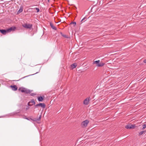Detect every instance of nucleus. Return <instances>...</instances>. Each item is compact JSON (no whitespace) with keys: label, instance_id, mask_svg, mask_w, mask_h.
<instances>
[{"label":"nucleus","instance_id":"nucleus-28","mask_svg":"<svg viewBox=\"0 0 146 146\" xmlns=\"http://www.w3.org/2000/svg\"><path fill=\"white\" fill-rule=\"evenodd\" d=\"M26 76L24 77H23V78H21V79H23V78H25V77H27V76Z\"/></svg>","mask_w":146,"mask_h":146},{"label":"nucleus","instance_id":"nucleus-24","mask_svg":"<svg viewBox=\"0 0 146 146\" xmlns=\"http://www.w3.org/2000/svg\"><path fill=\"white\" fill-rule=\"evenodd\" d=\"M19 113V112H13V114L14 115H17L18 113Z\"/></svg>","mask_w":146,"mask_h":146},{"label":"nucleus","instance_id":"nucleus-9","mask_svg":"<svg viewBox=\"0 0 146 146\" xmlns=\"http://www.w3.org/2000/svg\"><path fill=\"white\" fill-rule=\"evenodd\" d=\"M16 29V28L15 27H10V28L7 29V31L8 32H10L11 31H14Z\"/></svg>","mask_w":146,"mask_h":146},{"label":"nucleus","instance_id":"nucleus-10","mask_svg":"<svg viewBox=\"0 0 146 146\" xmlns=\"http://www.w3.org/2000/svg\"><path fill=\"white\" fill-rule=\"evenodd\" d=\"M10 87L12 88V90L14 91H16L17 89V87L16 85H11L10 86Z\"/></svg>","mask_w":146,"mask_h":146},{"label":"nucleus","instance_id":"nucleus-12","mask_svg":"<svg viewBox=\"0 0 146 146\" xmlns=\"http://www.w3.org/2000/svg\"><path fill=\"white\" fill-rule=\"evenodd\" d=\"M0 32L3 35H5L7 31V30L2 29L1 30Z\"/></svg>","mask_w":146,"mask_h":146},{"label":"nucleus","instance_id":"nucleus-16","mask_svg":"<svg viewBox=\"0 0 146 146\" xmlns=\"http://www.w3.org/2000/svg\"><path fill=\"white\" fill-rule=\"evenodd\" d=\"M125 128L127 129H131V127L130 126V124L126 125L125 126Z\"/></svg>","mask_w":146,"mask_h":146},{"label":"nucleus","instance_id":"nucleus-6","mask_svg":"<svg viewBox=\"0 0 146 146\" xmlns=\"http://www.w3.org/2000/svg\"><path fill=\"white\" fill-rule=\"evenodd\" d=\"M38 106H40L41 107H42V108H45L46 107V105L44 103H41L37 104L35 105V107H37Z\"/></svg>","mask_w":146,"mask_h":146},{"label":"nucleus","instance_id":"nucleus-18","mask_svg":"<svg viewBox=\"0 0 146 146\" xmlns=\"http://www.w3.org/2000/svg\"><path fill=\"white\" fill-rule=\"evenodd\" d=\"M30 95L31 96H35L36 95V94L35 93H30Z\"/></svg>","mask_w":146,"mask_h":146},{"label":"nucleus","instance_id":"nucleus-22","mask_svg":"<svg viewBox=\"0 0 146 146\" xmlns=\"http://www.w3.org/2000/svg\"><path fill=\"white\" fill-rule=\"evenodd\" d=\"M85 19H86V17H84V18H83L81 21V22L82 23L84 22H83V21L85 20Z\"/></svg>","mask_w":146,"mask_h":146},{"label":"nucleus","instance_id":"nucleus-14","mask_svg":"<svg viewBox=\"0 0 146 146\" xmlns=\"http://www.w3.org/2000/svg\"><path fill=\"white\" fill-rule=\"evenodd\" d=\"M43 100V98L42 96H38V100L39 102L42 101Z\"/></svg>","mask_w":146,"mask_h":146},{"label":"nucleus","instance_id":"nucleus-3","mask_svg":"<svg viewBox=\"0 0 146 146\" xmlns=\"http://www.w3.org/2000/svg\"><path fill=\"white\" fill-rule=\"evenodd\" d=\"M89 122V121L87 120H85L82 122L81 123V126L82 127H86L87 125L88 124Z\"/></svg>","mask_w":146,"mask_h":146},{"label":"nucleus","instance_id":"nucleus-29","mask_svg":"<svg viewBox=\"0 0 146 146\" xmlns=\"http://www.w3.org/2000/svg\"><path fill=\"white\" fill-rule=\"evenodd\" d=\"M49 0H48V2H49Z\"/></svg>","mask_w":146,"mask_h":146},{"label":"nucleus","instance_id":"nucleus-8","mask_svg":"<svg viewBox=\"0 0 146 146\" xmlns=\"http://www.w3.org/2000/svg\"><path fill=\"white\" fill-rule=\"evenodd\" d=\"M41 117V115H40L38 118H34L33 119L31 118L30 119L35 121L37 122L38 121H40V120Z\"/></svg>","mask_w":146,"mask_h":146},{"label":"nucleus","instance_id":"nucleus-17","mask_svg":"<svg viewBox=\"0 0 146 146\" xmlns=\"http://www.w3.org/2000/svg\"><path fill=\"white\" fill-rule=\"evenodd\" d=\"M23 11V9L22 8H20L17 12V13H19L22 12Z\"/></svg>","mask_w":146,"mask_h":146},{"label":"nucleus","instance_id":"nucleus-7","mask_svg":"<svg viewBox=\"0 0 146 146\" xmlns=\"http://www.w3.org/2000/svg\"><path fill=\"white\" fill-rule=\"evenodd\" d=\"M90 101V97L87 98L84 101V104L87 105L88 104Z\"/></svg>","mask_w":146,"mask_h":146},{"label":"nucleus","instance_id":"nucleus-2","mask_svg":"<svg viewBox=\"0 0 146 146\" xmlns=\"http://www.w3.org/2000/svg\"><path fill=\"white\" fill-rule=\"evenodd\" d=\"M100 61L99 60L94 61L93 63V64H97L96 66L99 67H102L104 65V63L102 62H101L100 63Z\"/></svg>","mask_w":146,"mask_h":146},{"label":"nucleus","instance_id":"nucleus-4","mask_svg":"<svg viewBox=\"0 0 146 146\" xmlns=\"http://www.w3.org/2000/svg\"><path fill=\"white\" fill-rule=\"evenodd\" d=\"M32 25L25 23L22 25L23 27L27 29H31L32 27Z\"/></svg>","mask_w":146,"mask_h":146},{"label":"nucleus","instance_id":"nucleus-21","mask_svg":"<svg viewBox=\"0 0 146 146\" xmlns=\"http://www.w3.org/2000/svg\"><path fill=\"white\" fill-rule=\"evenodd\" d=\"M73 24L74 25V26H75L76 25V23L75 22H72L70 24Z\"/></svg>","mask_w":146,"mask_h":146},{"label":"nucleus","instance_id":"nucleus-15","mask_svg":"<svg viewBox=\"0 0 146 146\" xmlns=\"http://www.w3.org/2000/svg\"><path fill=\"white\" fill-rule=\"evenodd\" d=\"M60 33L61 35L64 37L66 38H68L67 36L66 35H64L62 32H60Z\"/></svg>","mask_w":146,"mask_h":146},{"label":"nucleus","instance_id":"nucleus-1","mask_svg":"<svg viewBox=\"0 0 146 146\" xmlns=\"http://www.w3.org/2000/svg\"><path fill=\"white\" fill-rule=\"evenodd\" d=\"M19 90L21 92L25 94H30L33 91V90H30L23 87L20 88Z\"/></svg>","mask_w":146,"mask_h":146},{"label":"nucleus","instance_id":"nucleus-19","mask_svg":"<svg viewBox=\"0 0 146 146\" xmlns=\"http://www.w3.org/2000/svg\"><path fill=\"white\" fill-rule=\"evenodd\" d=\"M130 126L131 127V129H134L135 127V125H130Z\"/></svg>","mask_w":146,"mask_h":146},{"label":"nucleus","instance_id":"nucleus-25","mask_svg":"<svg viewBox=\"0 0 146 146\" xmlns=\"http://www.w3.org/2000/svg\"><path fill=\"white\" fill-rule=\"evenodd\" d=\"M143 62L145 63H146V59L144 60Z\"/></svg>","mask_w":146,"mask_h":146},{"label":"nucleus","instance_id":"nucleus-13","mask_svg":"<svg viewBox=\"0 0 146 146\" xmlns=\"http://www.w3.org/2000/svg\"><path fill=\"white\" fill-rule=\"evenodd\" d=\"M77 65L76 63H74L71 65V67L72 69H73L75 68L77 66Z\"/></svg>","mask_w":146,"mask_h":146},{"label":"nucleus","instance_id":"nucleus-11","mask_svg":"<svg viewBox=\"0 0 146 146\" xmlns=\"http://www.w3.org/2000/svg\"><path fill=\"white\" fill-rule=\"evenodd\" d=\"M50 27H51L52 28L54 29V30H56V27H55L53 25V24L52 23H50Z\"/></svg>","mask_w":146,"mask_h":146},{"label":"nucleus","instance_id":"nucleus-23","mask_svg":"<svg viewBox=\"0 0 146 146\" xmlns=\"http://www.w3.org/2000/svg\"><path fill=\"white\" fill-rule=\"evenodd\" d=\"M35 9L37 11V12H38L40 10L39 8L36 7L35 8Z\"/></svg>","mask_w":146,"mask_h":146},{"label":"nucleus","instance_id":"nucleus-26","mask_svg":"<svg viewBox=\"0 0 146 146\" xmlns=\"http://www.w3.org/2000/svg\"><path fill=\"white\" fill-rule=\"evenodd\" d=\"M29 108V107L28 106H27V107L26 108V110H27Z\"/></svg>","mask_w":146,"mask_h":146},{"label":"nucleus","instance_id":"nucleus-27","mask_svg":"<svg viewBox=\"0 0 146 146\" xmlns=\"http://www.w3.org/2000/svg\"><path fill=\"white\" fill-rule=\"evenodd\" d=\"M24 118L26 119L27 120H30V119H28V118H27V117H25V118Z\"/></svg>","mask_w":146,"mask_h":146},{"label":"nucleus","instance_id":"nucleus-5","mask_svg":"<svg viewBox=\"0 0 146 146\" xmlns=\"http://www.w3.org/2000/svg\"><path fill=\"white\" fill-rule=\"evenodd\" d=\"M35 102L33 99L31 100V101L29 102L28 103V105L29 106H31L35 104Z\"/></svg>","mask_w":146,"mask_h":146},{"label":"nucleus","instance_id":"nucleus-20","mask_svg":"<svg viewBox=\"0 0 146 146\" xmlns=\"http://www.w3.org/2000/svg\"><path fill=\"white\" fill-rule=\"evenodd\" d=\"M142 129H144L145 128H146V124H144L142 125Z\"/></svg>","mask_w":146,"mask_h":146}]
</instances>
